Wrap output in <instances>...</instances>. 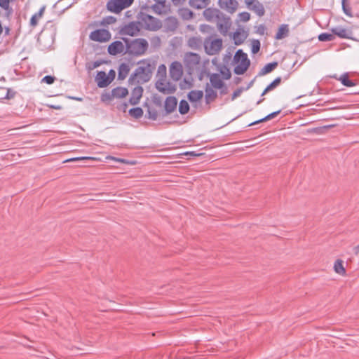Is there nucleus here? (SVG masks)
Masks as SVG:
<instances>
[{
	"label": "nucleus",
	"mask_w": 359,
	"mask_h": 359,
	"mask_svg": "<svg viewBox=\"0 0 359 359\" xmlns=\"http://www.w3.org/2000/svg\"><path fill=\"white\" fill-rule=\"evenodd\" d=\"M203 16L206 20L216 23L217 29L222 35H227L231 26V20L229 16L215 8H205L203 11Z\"/></svg>",
	"instance_id": "1"
},
{
	"label": "nucleus",
	"mask_w": 359,
	"mask_h": 359,
	"mask_svg": "<svg viewBox=\"0 0 359 359\" xmlns=\"http://www.w3.org/2000/svg\"><path fill=\"white\" fill-rule=\"evenodd\" d=\"M121 39L126 45L124 53H128L129 55L142 56L144 55L149 47L147 41L143 38L131 40L127 37H122Z\"/></svg>",
	"instance_id": "2"
},
{
	"label": "nucleus",
	"mask_w": 359,
	"mask_h": 359,
	"mask_svg": "<svg viewBox=\"0 0 359 359\" xmlns=\"http://www.w3.org/2000/svg\"><path fill=\"white\" fill-rule=\"evenodd\" d=\"M137 19L140 23L143 25L144 28L148 31L156 32L159 30L162 26V22L157 18H155L147 13L141 11L137 15Z\"/></svg>",
	"instance_id": "3"
},
{
	"label": "nucleus",
	"mask_w": 359,
	"mask_h": 359,
	"mask_svg": "<svg viewBox=\"0 0 359 359\" xmlns=\"http://www.w3.org/2000/svg\"><path fill=\"white\" fill-rule=\"evenodd\" d=\"M151 76L149 64L147 66H139L130 76L128 82L130 84L144 83L149 81Z\"/></svg>",
	"instance_id": "4"
},
{
	"label": "nucleus",
	"mask_w": 359,
	"mask_h": 359,
	"mask_svg": "<svg viewBox=\"0 0 359 359\" xmlns=\"http://www.w3.org/2000/svg\"><path fill=\"white\" fill-rule=\"evenodd\" d=\"M134 0H109L107 3V9L116 14L121 13L123 9L130 7Z\"/></svg>",
	"instance_id": "5"
},
{
	"label": "nucleus",
	"mask_w": 359,
	"mask_h": 359,
	"mask_svg": "<svg viewBox=\"0 0 359 359\" xmlns=\"http://www.w3.org/2000/svg\"><path fill=\"white\" fill-rule=\"evenodd\" d=\"M205 53L209 55L217 54L222 48V40L221 39H212V36L207 37L203 41Z\"/></svg>",
	"instance_id": "6"
},
{
	"label": "nucleus",
	"mask_w": 359,
	"mask_h": 359,
	"mask_svg": "<svg viewBox=\"0 0 359 359\" xmlns=\"http://www.w3.org/2000/svg\"><path fill=\"white\" fill-rule=\"evenodd\" d=\"M141 9H145L147 11L151 9L155 14L163 15L170 11V6L166 4V1H155V4L150 7L144 6H142Z\"/></svg>",
	"instance_id": "7"
},
{
	"label": "nucleus",
	"mask_w": 359,
	"mask_h": 359,
	"mask_svg": "<svg viewBox=\"0 0 359 359\" xmlns=\"http://www.w3.org/2000/svg\"><path fill=\"white\" fill-rule=\"evenodd\" d=\"M111 36V33L107 29H97L90 34L89 38L97 42H107L110 40Z\"/></svg>",
	"instance_id": "8"
},
{
	"label": "nucleus",
	"mask_w": 359,
	"mask_h": 359,
	"mask_svg": "<svg viewBox=\"0 0 359 359\" xmlns=\"http://www.w3.org/2000/svg\"><path fill=\"white\" fill-rule=\"evenodd\" d=\"M140 21L138 22H130L121 27L119 34L121 35H127L133 36L138 34L140 30L139 27Z\"/></svg>",
	"instance_id": "9"
},
{
	"label": "nucleus",
	"mask_w": 359,
	"mask_h": 359,
	"mask_svg": "<svg viewBox=\"0 0 359 359\" xmlns=\"http://www.w3.org/2000/svg\"><path fill=\"white\" fill-rule=\"evenodd\" d=\"M183 74L182 65L180 62L175 61L170 67V76L173 81H178Z\"/></svg>",
	"instance_id": "10"
},
{
	"label": "nucleus",
	"mask_w": 359,
	"mask_h": 359,
	"mask_svg": "<svg viewBox=\"0 0 359 359\" xmlns=\"http://www.w3.org/2000/svg\"><path fill=\"white\" fill-rule=\"evenodd\" d=\"M184 61L187 67L189 69H194L200 64L201 57L196 53H188L186 54Z\"/></svg>",
	"instance_id": "11"
},
{
	"label": "nucleus",
	"mask_w": 359,
	"mask_h": 359,
	"mask_svg": "<svg viewBox=\"0 0 359 359\" xmlns=\"http://www.w3.org/2000/svg\"><path fill=\"white\" fill-rule=\"evenodd\" d=\"M126 46L121 41H114L108 46L107 51L111 55H116L125 52Z\"/></svg>",
	"instance_id": "12"
},
{
	"label": "nucleus",
	"mask_w": 359,
	"mask_h": 359,
	"mask_svg": "<svg viewBox=\"0 0 359 359\" xmlns=\"http://www.w3.org/2000/svg\"><path fill=\"white\" fill-rule=\"evenodd\" d=\"M248 9L253 11L259 17L263 16L265 13L263 4L258 0L248 1Z\"/></svg>",
	"instance_id": "13"
},
{
	"label": "nucleus",
	"mask_w": 359,
	"mask_h": 359,
	"mask_svg": "<svg viewBox=\"0 0 359 359\" xmlns=\"http://www.w3.org/2000/svg\"><path fill=\"white\" fill-rule=\"evenodd\" d=\"M218 4L222 9L230 13H233L237 9L238 2L236 0H219Z\"/></svg>",
	"instance_id": "14"
},
{
	"label": "nucleus",
	"mask_w": 359,
	"mask_h": 359,
	"mask_svg": "<svg viewBox=\"0 0 359 359\" xmlns=\"http://www.w3.org/2000/svg\"><path fill=\"white\" fill-rule=\"evenodd\" d=\"M95 81L99 88H105L111 82V78L107 77L104 71H100L97 73Z\"/></svg>",
	"instance_id": "15"
},
{
	"label": "nucleus",
	"mask_w": 359,
	"mask_h": 359,
	"mask_svg": "<svg viewBox=\"0 0 359 359\" xmlns=\"http://www.w3.org/2000/svg\"><path fill=\"white\" fill-rule=\"evenodd\" d=\"M177 100L174 96H169L165 99L164 108L165 114H169L173 112L177 107Z\"/></svg>",
	"instance_id": "16"
},
{
	"label": "nucleus",
	"mask_w": 359,
	"mask_h": 359,
	"mask_svg": "<svg viewBox=\"0 0 359 359\" xmlns=\"http://www.w3.org/2000/svg\"><path fill=\"white\" fill-rule=\"evenodd\" d=\"M142 93L143 88L142 86H138L135 87L132 90L131 96L129 99V102L133 105L138 104L140 98L142 96Z\"/></svg>",
	"instance_id": "17"
},
{
	"label": "nucleus",
	"mask_w": 359,
	"mask_h": 359,
	"mask_svg": "<svg viewBox=\"0 0 359 359\" xmlns=\"http://www.w3.org/2000/svg\"><path fill=\"white\" fill-rule=\"evenodd\" d=\"M245 36L243 29L238 27L232 34V39L236 45H240L245 41Z\"/></svg>",
	"instance_id": "18"
},
{
	"label": "nucleus",
	"mask_w": 359,
	"mask_h": 359,
	"mask_svg": "<svg viewBox=\"0 0 359 359\" xmlns=\"http://www.w3.org/2000/svg\"><path fill=\"white\" fill-rule=\"evenodd\" d=\"M156 89L163 94L173 93L175 90L174 86L166 87L163 81L158 80L156 83Z\"/></svg>",
	"instance_id": "19"
},
{
	"label": "nucleus",
	"mask_w": 359,
	"mask_h": 359,
	"mask_svg": "<svg viewBox=\"0 0 359 359\" xmlns=\"http://www.w3.org/2000/svg\"><path fill=\"white\" fill-rule=\"evenodd\" d=\"M210 81L212 87L216 89H221L224 86V82L217 73L210 75Z\"/></svg>",
	"instance_id": "20"
},
{
	"label": "nucleus",
	"mask_w": 359,
	"mask_h": 359,
	"mask_svg": "<svg viewBox=\"0 0 359 359\" xmlns=\"http://www.w3.org/2000/svg\"><path fill=\"white\" fill-rule=\"evenodd\" d=\"M205 92V100L206 104H210V102L213 101L217 96V92L210 88L208 83L206 84Z\"/></svg>",
	"instance_id": "21"
},
{
	"label": "nucleus",
	"mask_w": 359,
	"mask_h": 359,
	"mask_svg": "<svg viewBox=\"0 0 359 359\" xmlns=\"http://www.w3.org/2000/svg\"><path fill=\"white\" fill-rule=\"evenodd\" d=\"M203 97V90H191L187 95V99L191 103H194L199 101L200 100L202 99Z\"/></svg>",
	"instance_id": "22"
},
{
	"label": "nucleus",
	"mask_w": 359,
	"mask_h": 359,
	"mask_svg": "<svg viewBox=\"0 0 359 359\" xmlns=\"http://www.w3.org/2000/svg\"><path fill=\"white\" fill-rule=\"evenodd\" d=\"M210 0H189V6L195 9H203L209 4Z\"/></svg>",
	"instance_id": "23"
},
{
	"label": "nucleus",
	"mask_w": 359,
	"mask_h": 359,
	"mask_svg": "<svg viewBox=\"0 0 359 359\" xmlns=\"http://www.w3.org/2000/svg\"><path fill=\"white\" fill-rule=\"evenodd\" d=\"M333 34L341 38V39H348L349 34L351 33L348 30L345 28L337 27L332 28L331 29Z\"/></svg>",
	"instance_id": "24"
},
{
	"label": "nucleus",
	"mask_w": 359,
	"mask_h": 359,
	"mask_svg": "<svg viewBox=\"0 0 359 359\" xmlns=\"http://www.w3.org/2000/svg\"><path fill=\"white\" fill-rule=\"evenodd\" d=\"M247 62V53H244L242 50H238L233 58V63L238 65L241 63Z\"/></svg>",
	"instance_id": "25"
},
{
	"label": "nucleus",
	"mask_w": 359,
	"mask_h": 359,
	"mask_svg": "<svg viewBox=\"0 0 359 359\" xmlns=\"http://www.w3.org/2000/svg\"><path fill=\"white\" fill-rule=\"evenodd\" d=\"M129 72H130V67L127 64H126V63L121 64L118 69V79L119 80L125 79L127 77Z\"/></svg>",
	"instance_id": "26"
},
{
	"label": "nucleus",
	"mask_w": 359,
	"mask_h": 359,
	"mask_svg": "<svg viewBox=\"0 0 359 359\" xmlns=\"http://www.w3.org/2000/svg\"><path fill=\"white\" fill-rule=\"evenodd\" d=\"M281 110H278V111H276L274 112H272L269 114H268L267 116L259 119V120H257V121H252L251 123H248V127L249 126H255L257 123H262V122H264V121H269L272 118H274L275 117H276L280 113Z\"/></svg>",
	"instance_id": "27"
},
{
	"label": "nucleus",
	"mask_w": 359,
	"mask_h": 359,
	"mask_svg": "<svg viewBox=\"0 0 359 359\" xmlns=\"http://www.w3.org/2000/svg\"><path fill=\"white\" fill-rule=\"evenodd\" d=\"M278 65V62H272L266 64L259 72V75L263 76L273 72Z\"/></svg>",
	"instance_id": "28"
},
{
	"label": "nucleus",
	"mask_w": 359,
	"mask_h": 359,
	"mask_svg": "<svg viewBox=\"0 0 359 359\" xmlns=\"http://www.w3.org/2000/svg\"><path fill=\"white\" fill-rule=\"evenodd\" d=\"M111 90L114 97L116 98H123L128 94V90L125 87H116L113 88Z\"/></svg>",
	"instance_id": "29"
},
{
	"label": "nucleus",
	"mask_w": 359,
	"mask_h": 359,
	"mask_svg": "<svg viewBox=\"0 0 359 359\" xmlns=\"http://www.w3.org/2000/svg\"><path fill=\"white\" fill-rule=\"evenodd\" d=\"M289 33L288 25L286 24H283L280 26L277 33L276 34L275 38L276 39H282L287 36Z\"/></svg>",
	"instance_id": "30"
},
{
	"label": "nucleus",
	"mask_w": 359,
	"mask_h": 359,
	"mask_svg": "<svg viewBox=\"0 0 359 359\" xmlns=\"http://www.w3.org/2000/svg\"><path fill=\"white\" fill-rule=\"evenodd\" d=\"M165 25L168 30L174 31L177 29L178 22L175 17L170 16L165 20Z\"/></svg>",
	"instance_id": "31"
},
{
	"label": "nucleus",
	"mask_w": 359,
	"mask_h": 359,
	"mask_svg": "<svg viewBox=\"0 0 359 359\" xmlns=\"http://www.w3.org/2000/svg\"><path fill=\"white\" fill-rule=\"evenodd\" d=\"M281 83V77H277L270 84H269L266 88L264 90L262 93V96L266 94L268 92L274 90L276 87H278Z\"/></svg>",
	"instance_id": "32"
},
{
	"label": "nucleus",
	"mask_w": 359,
	"mask_h": 359,
	"mask_svg": "<svg viewBox=\"0 0 359 359\" xmlns=\"http://www.w3.org/2000/svg\"><path fill=\"white\" fill-rule=\"evenodd\" d=\"M202 43H203L202 40L198 37L193 36L188 40L189 46L193 49L198 48Z\"/></svg>",
	"instance_id": "33"
},
{
	"label": "nucleus",
	"mask_w": 359,
	"mask_h": 359,
	"mask_svg": "<svg viewBox=\"0 0 359 359\" xmlns=\"http://www.w3.org/2000/svg\"><path fill=\"white\" fill-rule=\"evenodd\" d=\"M143 110L141 107H137L129 109L128 114L130 116L137 119L142 116Z\"/></svg>",
	"instance_id": "34"
},
{
	"label": "nucleus",
	"mask_w": 359,
	"mask_h": 359,
	"mask_svg": "<svg viewBox=\"0 0 359 359\" xmlns=\"http://www.w3.org/2000/svg\"><path fill=\"white\" fill-rule=\"evenodd\" d=\"M190 107L189 103L185 100H181L179 104V112L182 115L187 114L189 111Z\"/></svg>",
	"instance_id": "35"
},
{
	"label": "nucleus",
	"mask_w": 359,
	"mask_h": 359,
	"mask_svg": "<svg viewBox=\"0 0 359 359\" xmlns=\"http://www.w3.org/2000/svg\"><path fill=\"white\" fill-rule=\"evenodd\" d=\"M339 81L344 86L347 87H352L356 85L355 82L348 79L347 73L342 74L339 78Z\"/></svg>",
	"instance_id": "36"
},
{
	"label": "nucleus",
	"mask_w": 359,
	"mask_h": 359,
	"mask_svg": "<svg viewBox=\"0 0 359 359\" xmlns=\"http://www.w3.org/2000/svg\"><path fill=\"white\" fill-rule=\"evenodd\" d=\"M45 6H43L40 8V10L39 11L38 13H35L34 15H33L30 19V25L33 27L36 26L38 23V18L41 17L43 12H44V10H45Z\"/></svg>",
	"instance_id": "37"
},
{
	"label": "nucleus",
	"mask_w": 359,
	"mask_h": 359,
	"mask_svg": "<svg viewBox=\"0 0 359 359\" xmlns=\"http://www.w3.org/2000/svg\"><path fill=\"white\" fill-rule=\"evenodd\" d=\"M334 269L337 273L343 275L346 273V270L343 266V262L341 259H337L334 264Z\"/></svg>",
	"instance_id": "38"
},
{
	"label": "nucleus",
	"mask_w": 359,
	"mask_h": 359,
	"mask_svg": "<svg viewBox=\"0 0 359 359\" xmlns=\"http://www.w3.org/2000/svg\"><path fill=\"white\" fill-rule=\"evenodd\" d=\"M247 70V62L241 63L237 65L233 69V72L237 75L243 74Z\"/></svg>",
	"instance_id": "39"
},
{
	"label": "nucleus",
	"mask_w": 359,
	"mask_h": 359,
	"mask_svg": "<svg viewBox=\"0 0 359 359\" xmlns=\"http://www.w3.org/2000/svg\"><path fill=\"white\" fill-rule=\"evenodd\" d=\"M104 62H105L104 60H96L93 62H88L86 65V69L88 72H90V71L93 70L94 69L100 67L101 65H102Z\"/></svg>",
	"instance_id": "40"
},
{
	"label": "nucleus",
	"mask_w": 359,
	"mask_h": 359,
	"mask_svg": "<svg viewBox=\"0 0 359 359\" xmlns=\"http://www.w3.org/2000/svg\"><path fill=\"white\" fill-rule=\"evenodd\" d=\"M146 117L149 119L156 121L158 117L157 111L155 109H151L150 107H148Z\"/></svg>",
	"instance_id": "41"
},
{
	"label": "nucleus",
	"mask_w": 359,
	"mask_h": 359,
	"mask_svg": "<svg viewBox=\"0 0 359 359\" xmlns=\"http://www.w3.org/2000/svg\"><path fill=\"white\" fill-rule=\"evenodd\" d=\"M260 50V41L257 39L251 41V51L253 54L258 53Z\"/></svg>",
	"instance_id": "42"
},
{
	"label": "nucleus",
	"mask_w": 359,
	"mask_h": 359,
	"mask_svg": "<svg viewBox=\"0 0 359 359\" xmlns=\"http://www.w3.org/2000/svg\"><path fill=\"white\" fill-rule=\"evenodd\" d=\"M334 39V36L328 33H322L318 35V40L320 41H330Z\"/></svg>",
	"instance_id": "43"
},
{
	"label": "nucleus",
	"mask_w": 359,
	"mask_h": 359,
	"mask_svg": "<svg viewBox=\"0 0 359 359\" xmlns=\"http://www.w3.org/2000/svg\"><path fill=\"white\" fill-rule=\"evenodd\" d=\"M182 15L183 18H184L189 19V18H193V15H194L193 12L188 8L182 9Z\"/></svg>",
	"instance_id": "44"
},
{
	"label": "nucleus",
	"mask_w": 359,
	"mask_h": 359,
	"mask_svg": "<svg viewBox=\"0 0 359 359\" xmlns=\"http://www.w3.org/2000/svg\"><path fill=\"white\" fill-rule=\"evenodd\" d=\"M114 98V95H113V93H112V90L111 91V93H105V94H103L101 97V100L102 102H105V101H111Z\"/></svg>",
	"instance_id": "45"
},
{
	"label": "nucleus",
	"mask_w": 359,
	"mask_h": 359,
	"mask_svg": "<svg viewBox=\"0 0 359 359\" xmlns=\"http://www.w3.org/2000/svg\"><path fill=\"white\" fill-rule=\"evenodd\" d=\"M55 78L54 76L51 75H46L42 79L41 81L47 84H52L55 81Z\"/></svg>",
	"instance_id": "46"
},
{
	"label": "nucleus",
	"mask_w": 359,
	"mask_h": 359,
	"mask_svg": "<svg viewBox=\"0 0 359 359\" xmlns=\"http://www.w3.org/2000/svg\"><path fill=\"white\" fill-rule=\"evenodd\" d=\"M346 0H342V8L344 13L348 16H352L351 8L346 5Z\"/></svg>",
	"instance_id": "47"
},
{
	"label": "nucleus",
	"mask_w": 359,
	"mask_h": 359,
	"mask_svg": "<svg viewBox=\"0 0 359 359\" xmlns=\"http://www.w3.org/2000/svg\"><path fill=\"white\" fill-rule=\"evenodd\" d=\"M332 126H323V127H318V128H315L313 129V131L317 134H322L327 129H328L329 128H330Z\"/></svg>",
	"instance_id": "48"
},
{
	"label": "nucleus",
	"mask_w": 359,
	"mask_h": 359,
	"mask_svg": "<svg viewBox=\"0 0 359 359\" xmlns=\"http://www.w3.org/2000/svg\"><path fill=\"white\" fill-rule=\"evenodd\" d=\"M10 0H0V7L4 10H8L10 8L9 6Z\"/></svg>",
	"instance_id": "49"
},
{
	"label": "nucleus",
	"mask_w": 359,
	"mask_h": 359,
	"mask_svg": "<svg viewBox=\"0 0 359 359\" xmlns=\"http://www.w3.org/2000/svg\"><path fill=\"white\" fill-rule=\"evenodd\" d=\"M15 94V93L14 91H13L11 89L8 88L6 90V93L4 95V98L10 100L14 97Z\"/></svg>",
	"instance_id": "50"
},
{
	"label": "nucleus",
	"mask_w": 359,
	"mask_h": 359,
	"mask_svg": "<svg viewBox=\"0 0 359 359\" xmlns=\"http://www.w3.org/2000/svg\"><path fill=\"white\" fill-rule=\"evenodd\" d=\"M89 158H90V157H87V156L75 157V158H72L65 160V162L77 161L86 160V159H89Z\"/></svg>",
	"instance_id": "51"
},
{
	"label": "nucleus",
	"mask_w": 359,
	"mask_h": 359,
	"mask_svg": "<svg viewBox=\"0 0 359 359\" xmlns=\"http://www.w3.org/2000/svg\"><path fill=\"white\" fill-rule=\"evenodd\" d=\"M187 0H171L172 4L175 6L184 4Z\"/></svg>",
	"instance_id": "52"
},
{
	"label": "nucleus",
	"mask_w": 359,
	"mask_h": 359,
	"mask_svg": "<svg viewBox=\"0 0 359 359\" xmlns=\"http://www.w3.org/2000/svg\"><path fill=\"white\" fill-rule=\"evenodd\" d=\"M240 19L243 22H247V11H243L240 13Z\"/></svg>",
	"instance_id": "53"
},
{
	"label": "nucleus",
	"mask_w": 359,
	"mask_h": 359,
	"mask_svg": "<svg viewBox=\"0 0 359 359\" xmlns=\"http://www.w3.org/2000/svg\"><path fill=\"white\" fill-rule=\"evenodd\" d=\"M107 76V77H111V81H112L114 79L115 76H116L115 71L114 69H110L109 71V73H108V74Z\"/></svg>",
	"instance_id": "54"
},
{
	"label": "nucleus",
	"mask_w": 359,
	"mask_h": 359,
	"mask_svg": "<svg viewBox=\"0 0 359 359\" xmlns=\"http://www.w3.org/2000/svg\"><path fill=\"white\" fill-rule=\"evenodd\" d=\"M109 158L116 162H121V163H127V161L123 158H119L113 157V156H110Z\"/></svg>",
	"instance_id": "55"
},
{
	"label": "nucleus",
	"mask_w": 359,
	"mask_h": 359,
	"mask_svg": "<svg viewBox=\"0 0 359 359\" xmlns=\"http://www.w3.org/2000/svg\"><path fill=\"white\" fill-rule=\"evenodd\" d=\"M183 154L185 156H199V154H197L195 151H186Z\"/></svg>",
	"instance_id": "56"
},
{
	"label": "nucleus",
	"mask_w": 359,
	"mask_h": 359,
	"mask_svg": "<svg viewBox=\"0 0 359 359\" xmlns=\"http://www.w3.org/2000/svg\"><path fill=\"white\" fill-rule=\"evenodd\" d=\"M154 102L157 106H161V100L160 97H154Z\"/></svg>",
	"instance_id": "57"
},
{
	"label": "nucleus",
	"mask_w": 359,
	"mask_h": 359,
	"mask_svg": "<svg viewBox=\"0 0 359 359\" xmlns=\"http://www.w3.org/2000/svg\"><path fill=\"white\" fill-rule=\"evenodd\" d=\"M48 107L51 109H61L62 107L60 105H56V104H49Z\"/></svg>",
	"instance_id": "58"
},
{
	"label": "nucleus",
	"mask_w": 359,
	"mask_h": 359,
	"mask_svg": "<svg viewBox=\"0 0 359 359\" xmlns=\"http://www.w3.org/2000/svg\"><path fill=\"white\" fill-rule=\"evenodd\" d=\"M162 70L164 74H165V71H166V67L164 65H161L159 67H158V72Z\"/></svg>",
	"instance_id": "59"
},
{
	"label": "nucleus",
	"mask_w": 359,
	"mask_h": 359,
	"mask_svg": "<svg viewBox=\"0 0 359 359\" xmlns=\"http://www.w3.org/2000/svg\"><path fill=\"white\" fill-rule=\"evenodd\" d=\"M240 93H241L240 90H237L234 91L232 95V98L234 99L235 97L238 96L240 95Z\"/></svg>",
	"instance_id": "60"
},
{
	"label": "nucleus",
	"mask_w": 359,
	"mask_h": 359,
	"mask_svg": "<svg viewBox=\"0 0 359 359\" xmlns=\"http://www.w3.org/2000/svg\"><path fill=\"white\" fill-rule=\"evenodd\" d=\"M353 252L355 255H359V244L353 248Z\"/></svg>",
	"instance_id": "61"
},
{
	"label": "nucleus",
	"mask_w": 359,
	"mask_h": 359,
	"mask_svg": "<svg viewBox=\"0 0 359 359\" xmlns=\"http://www.w3.org/2000/svg\"><path fill=\"white\" fill-rule=\"evenodd\" d=\"M116 21V18L113 16L108 17V23H111Z\"/></svg>",
	"instance_id": "62"
},
{
	"label": "nucleus",
	"mask_w": 359,
	"mask_h": 359,
	"mask_svg": "<svg viewBox=\"0 0 359 359\" xmlns=\"http://www.w3.org/2000/svg\"><path fill=\"white\" fill-rule=\"evenodd\" d=\"M184 83L185 84H187L189 88H190L191 86V83L190 82L187 81L185 79H184Z\"/></svg>",
	"instance_id": "63"
},
{
	"label": "nucleus",
	"mask_w": 359,
	"mask_h": 359,
	"mask_svg": "<svg viewBox=\"0 0 359 359\" xmlns=\"http://www.w3.org/2000/svg\"><path fill=\"white\" fill-rule=\"evenodd\" d=\"M260 28L262 29V31H260V32H259V33H260L261 34H264V27H263V26H261V27H260Z\"/></svg>",
	"instance_id": "64"
}]
</instances>
